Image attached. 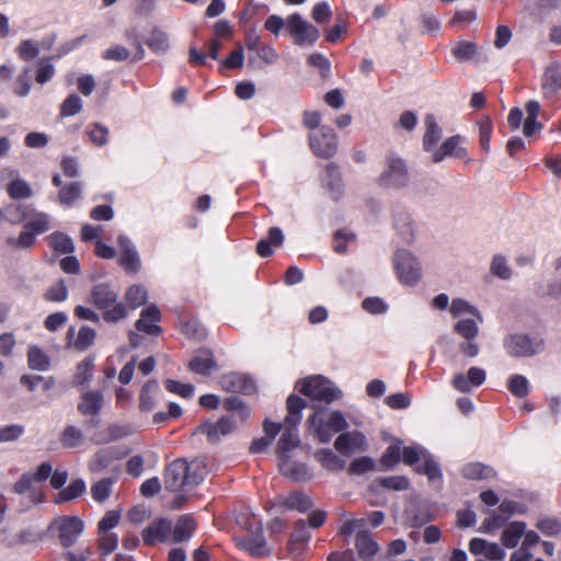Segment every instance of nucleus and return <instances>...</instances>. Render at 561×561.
<instances>
[{
  "instance_id": "f257e3e1",
  "label": "nucleus",
  "mask_w": 561,
  "mask_h": 561,
  "mask_svg": "<svg viewBox=\"0 0 561 561\" xmlns=\"http://www.w3.org/2000/svg\"><path fill=\"white\" fill-rule=\"evenodd\" d=\"M4 216L12 225L24 222L18 237H9L5 240L7 245L12 250L31 249L36 242V237L50 229V216L35 210L32 205L10 204L4 208Z\"/></svg>"
},
{
  "instance_id": "f03ea898",
  "label": "nucleus",
  "mask_w": 561,
  "mask_h": 561,
  "mask_svg": "<svg viewBox=\"0 0 561 561\" xmlns=\"http://www.w3.org/2000/svg\"><path fill=\"white\" fill-rule=\"evenodd\" d=\"M206 468L201 461L187 462L179 458L167 466L163 482L171 492L190 491L204 480Z\"/></svg>"
},
{
  "instance_id": "7ed1b4c3",
  "label": "nucleus",
  "mask_w": 561,
  "mask_h": 561,
  "mask_svg": "<svg viewBox=\"0 0 561 561\" xmlns=\"http://www.w3.org/2000/svg\"><path fill=\"white\" fill-rule=\"evenodd\" d=\"M306 401L296 394H290L287 398L288 414L284 420V431L277 443V457L286 456L299 446L297 425L301 421V411L306 408Z\"/></svg>"
},
{
  "instance_id": "20e7f679",
  "label": "nucleus",
  "mask_w": 561,
  "mask_h": 561,
  "mask_svg": "<svg viewBox=\"0 0 561 561\" xmlns=\"http://www.w3.org/2000/svg\"><path fill=\"white\" fill-rule=\"evenodd\" d=\"M117 299L118 291L106 283L93 286L90 291V301L99 310H103L102 318L107 323H116L128 316L127 306Z\"/></svg>"
},
{
  "instance_id": "39448f33",
  "label": "nucleus",
  "mask_w": 561,
  "mask_h": 561,
  "mask_svg": "<svg viewBox=\"0 0 561 561\" xmlns=\"http://www.w3.org/2000/svg\"><path fill=\"white\" fill-rule=\"evenodd\" d=\"M308 424L312 434L321 442L328 443L335 433L347 428L348 424L340 411H333L329 414L325 412H314L308 419Z\"/></svg>"
},
{
  "instance_id": "423d86ee",
  "label": "nucleus",
  "mask_w": 561,
  "mask_h": 561,
  "mask_svg": "<svg viewBox=\"0 0 561 561\" xmlns=\"http://www.w3.org/2000/svg\"><path fill=\"white\" fill-rule=\"evenodd\" d=\"M244 527L248 535L237 537L236 543L239 548L248 551L254 558H264L271 553L263 535V524L255 517L247 518Z\"/></svg>"
},
{
  "instance_id": "0eeeda50",
  "label": "nucleus",
  "mask_w": 561,
  "mask_h": 561,
  "mask_svg": "<svg viewBox=\"0 0 561 561\" xmlns=\"http://www.w3.org/2000/svg\"><path fill=\"white\" fill-rule=\"evenodd\" d=\"M299 391L312 400L331 403L337 400L342 392L322 376L310 377L299 382Z\"/></svg>"
},
{
  "instance_id": "6e6552de",
  "label": "nucleus",
  "mask_w": 561,
  "mask_h": 561,
  "mask_svg": "<svg viewBox=\"0 0 561 561\" xmlns=\"http://www.w3.org/2000/svg\"><path fill=\"white\" fill-rule=\"evenodd\" d=\"M286 28L297 46H312L320 37L319 28L306 21L299 13L287 16Z\"/></svg>"
},
{
  "instance_id": "1a4fd4ad",
  "label": "nucleus",
  "mask_w": 561,
  "mask_h": 561,
  "mask_svg": "<svg viewBox=\"0 0 561 561\" xmlns=\"http://www.w3.org/2000/svg\"><path fill=\"white\" fill-rule=\"evenodd\" d=\"M409 172L405 162L394 156L386 157L385 170L378 178V184L382 187L400 188L408 184Z\"/></svg>"
},
{
  "instance_id": "9d476101",
  "label": "nucleus",
  "mask_w": 561,
  "mask_h": 561,
  "mask_svg": "<svg viewBox=\"0 0 561 561\" xmlns=\"http://www.w3.org/2000/svg\"><path fill=\"white\" fill-rule=\"evenodd\" d=\"M504 347L511 356L529 357L543 350V340H531L526 334H511L505 337Z\"/></svg>"
},
{
  "instance_id": "9b49d317",
  "label": "nucleus",
  "mask_w": 561,
  "mask_h": 561,
  "mask_svg": "<svg viewBox=\"0 0 561 561\" xmlns=\"http://www.w3.org/2000/svg\"><path fill=\"white\" fill-rule=\"evenodd\" d=\"M398 277L405 285H414L421 278V267L417 260L407 250H398L394 256Z\"/></svg>"
},
{
  "instance_id": "f8f14e48",
  "label": "nucleus",
  "mask_w": 561,
  "mask_h": 561,
  "mask_svg": "<svg viewBox=\"0 0 561 561\" xmlns=\"http://www.w3.org/2000/svg\"><path fill=\"white\" fill-rule=\"evenodd\" d=\"M312 152L320 158H331L337 150V137L328 126H322L317 134L309 137Z\"/></svg>"
},
{
  "instance_id": "ddd939ff",
  "label": "nucleus",
  "mask_w": 561,
  "mask_h": 561,
  "mask_svg": "<svg viewBox=\"0 0 561 561\" xmlns=\"http://www.w3.org/2000/svg\"><path fill=\"white\" fill-rule=\"evenodd\" d=\"M54 524L58 530L59 542L65 548L73 546L84 529V523L78 516H62Z\"/></svg>"
},
{
  "instance_id": "4468645a",
  "label": "nucleus",
  "mask_w": 561,
  "mask_h": 561,
  "mask_svg": "<svg viewBox=\"0 0 561 561\" xmlns=\"http://www.w3.org/2000/svg\"><path fill=\"white\" fill-rule=\"evenodd\" d=\"M334 448L341 455L348 457L356 451H365L367 449V440L358 431L345 432L336 437Z\"/></svg>"
},
{
  "instance_id": "2eb2a0df",
  "label": "nucleus",
  "mask_w": 561,
  "mask_h": 561,
  "mask_svg": "<svg viewBox=\"0 0 561 561\" xmlns=\"http://www.w3.org/2000/svg\"><path fill=\"white\" fill-rule=\"evenodd\" d=\"M118 245L121 249L119 265L128 274H137L140 271L141 262L139 254L126 236L118 237Z\"/></svg>"
},
{
  "instance_id": "dca6fc26",
  "label": "nucleus",
  "mask_w": 561,
  "mask_h": 561,
  "mask_svg": "<svg viewBox=\"0 0 561 561\" xmlns=\"http://www.w3.org/2000/svg\"><path fill=\"white\" fill-rule=\"evenodd\" d=\"M172 533V522L168 518H157L141 533L144 543L153 546L156 542H164Z\"/></svg>"
},
{
  "instance_id": "f3484780",
  "label": "nucleus",
  "mask_w": 561,
  "mask_h": 561,
  "mask_svg": "<svg viewBox=\"0 0 561 561\" xmlns=\"http://www.w3.org/2000/svg\"><path fill=\"white\" fill-rule=\"evenodd\" d=\"M278 468L283 476L296 482H306L312 478L308 466L293 460L289 455L278 457Z\"/></svg>"
},
{
  "instance_id": "a211bd4d",
  "label": "nucleus",
  "mask_w": 561,
  "mask_h": 561,
  "mask_svg": "<svg viewBox=\"0 0 561 561\" xmlns=\"http://www.w3.org/2000/svg\"><path fill=\"white\" fill-rule=\"evenodd\" d=\"M161 320V312L156 305H150L141 310L140 318L136 321V329L148 335L158 336L162 329L158 324Z\"/></svg>"
},
{
  "instance_id": "6ab92c4d",
  "label": "nucleus",
  "mask_w": 561,
  "mask_h": 561,
  "mask_svg": "<svg viewBox=\"0 0 561 561\" xmlns=\"http://www.w3.org/2000/svg\"><path fill=\"white\" fill-rule=\"evenodd\" d=\"M220 387L227 392L251 394L255 391L254 381L240 373H230L220 377Z\"/></svg>"
},
{
  "instance_id": "aec40b11",
  "label": "nucleus",
  "mask_w": 561,
  "mask_h": 561,
  "mask_svg": "<svg viewBox=\"0 0 561 561\" xmlns=\"http://www.w3.org/2000/svg\"><path fill=\"white\" fill-rule=\"evenodd\" d=\"M486 378V373L480 367H470L467 374H456L453 378V387L462 393L471 391L472 387L481 386Z\"/></svg>"
},
{
  "instance_id": "412c9836",
  "label": "nucleus",
  "mask_w": 561,
  "mask_h": 561,
  "mask_svg": "<svg viewBox=\"0 0 561 561\" xmlns=\"http://www.w3.org/2000/svg\"><path fill=\"white\" fill-rule=\"evenodd\" d=\"M127 455L119 447H106L98 450L89 463L91 472H100L107 468L114 460L122 459Z\"/></svg>"
},
{
  "instance_id": "4be33fe9",
  "label": "nucleus",
  "mask_w": 561,
  "mask_h": 561,
  "mask_svg": "<svg viewBox=\"0 0 561 561\" xmlns=\"http://www.w3.org/2000/svg\"><path fill=\"white\" fill-rule=\"evenodd\" d=\"M237 427L233 415L220 417L217 422H205L201 425V432L206 434L210 440H215L219 435L231 434Z\"/></svg>"
},
{
  "instance_id": "5701e85b",
  "label": "nucleus",
  "mask_w": 561,
  "mask_h": 561,
  "mask_svg": "<svg viewBox=\"0 0 561 561\" xmlns=\"http://www.w3.org/2000/svg\"><path fill=\"white\" fill-rule=\"evenodd\" d=\"M462 138L459 135L451 136L447 138L440 147L436 148L433 151L432 160L435 163H439L447 156H454L458 159L463 158L467 152L463 148L460 147Z\"/></svg>"
},
{
  "instance_id": "b1692460",
  "label": "nucleus",
  "mask_w": 561,
  "mask_h": 561,
  "mask_svg": "<svg viewBox=\"0 0 561 561\" xmlns=\"http://www.w3.org/2000/svg\"><path fill=\"white\" fill-rule=\"evenodd\" d=\"M355 548L362 561H373L379 552V545L371 538L368 531L359 530L355 536Z\"/></svg>"
},
{
  "instance_id": "393cba45",
  "label": "nucleus",
  "mask_w": 561,
  "mask_h": 561,
  "mask_svg": "<svg viewBox=\"0 0 561 561\" xmlns=\"http://www.w3.org/2000/svg\"><path fill=\"white\" fill-rule=\"evenodd\" d=\"M216 367L214 354L208 348H199L188 363L191 371L199 375H208Z\"/></svg>"
},
{
  "instance_id": "a878e982",
  "label": "nucleus",
  "mask_w": 561,
  "mask_h": 561,
  "mask_svg": "<svg viewBox=\"0 0 561 561\" xmlns=\"http://www.w3.org/2000/svg\"><path fill=\"white\" fill-rule=\"evenodd\" d=\"M316 460L328 471L340 472L346 466V460L330 448H322L314 453Z\"/></svg>"
},
{
  "instance_id": "bb28decb",
  "label": "nucleus",
  "mask_w": 561,
  "mask_h": 561,
  "mask_svg": "<svg viewBox=\"0 0 561 561\" xmlns=\"http://www.w3.org/2000/svg\"><path fill=\"white\" fill-rule=\"evenodd\" d=\"M561 89V71L557 66H550L542 76L541 91L546 99H552Z\"/></svg>"
},
{
  "instance_id": "cd10ccee",
  "label": "nucleus",
  "mask_w": 561,
  "mask_h": 561,
  "mask_svg": "<svg viewBox=\"0 0 561 561\" xmlns=\"http://www.w3.org/2000/svg\"><path fill=\"white\" fill-rule=\"evenodd\" d=\"M196 529V522L192 515L185 514L179 517L174 528H172V539L174 542L187 541L192 538Z\"/></svg>"
},
{
  "instance_id": "c85d7f7f",
  "label": "nucleus",
  "mask_w": 561,
  "mask_h": 561,
  "mask_svg": "<svg viewBox=\"0 0 561 561\" xmlns=\"http://www.w3.org/2000/svg\"><path fill=\"white\" fill-rule=\"evenodd\" d=\"M103 394L98 391H88L82 394L78 410L83 415H96L103 408Z\"/></svg>"
},
{
  "instance_id": "c756f323",
  "label": "nucleus",
  "mask_w": 561,
  "mask_h": 561,
  "mask_svg": "<svg viewBox=\"0 0 561 561\" xmlns=\"http://www.w3.org/2000/svg\"><path fill=\"white\" fill-rule=\"evenodd\" d=\"M322 183L329 190L333 199L337 201L342 196V180L336 164L329 163L327 165Z\"/></svg>"
},
{
  "instance_id": "7c9ffc66",
  "label": "nucleus",
  "mask_w": 561,
  "mask_h": 561,
  "mask_svg": "<svg viewBox=\"0 0 561 561\" xmlns=\"http://www.w3.org/2000/svg\"><path fill=\"white\" fill-rule=\"evenodd\" d=\"M222 47L221 42L218 38H213L208 42L207 48L208 54L199 51L196 47L192 46L188 50V61L195 66H202L206 62L207 56L214 60L219 57V51Z\"/></svg>"
},
{
  "instance_id": "2f4dec72",
  "label": "nucleus",
  "mask_w": 561,
  "mask_h": 561,
  "mask_svg": "<svg viewBox=\"0 0 561 561\" xmlns=\"http://www.w3.org/2000/svg\"><path fill=\"white\" fill-rule=\"evenodd\" d=\"M284 242V234L277 227L268 230L267 238L261 239L256 244V252L262 257H268L273 254L272 245L280 247Z\"/></svg>"
},
{
  "instance_id": "473e14b6",
  "label": "nucleus",
  "mask_w": 561,
  "mask_h": 561,
  "mask_svg": "<svg viewBox=\"0 0 561 561\" xmlns=\"http://www.w3.org/2000/svg\"><path fill=\"white\" fill-rule=\"evenodd\" d=\"M424 123L426 126V131L423 138V147L427 152H433L434 147L437 145L442 137V129L436 123L435 116L433 114H427L424 118Z\"/></svg>"
},
{
  "instance_id": "72a5a7b5",
  "label": "nucleus",
  "mask_w": 561,
  "mask_h": 561,
  "mask_svg": "<svg viewBox=\"0 0 561 561\" xmlns=\"http://www.w3.org/2000/svg\"><path fill=\"white\" fill-rule=\"evenodd\" d=\"M75 336V328H70L67 332V339L71 345L78 351H84L91 346L95 340L96 332L90 327H82L77 335V339L71 342Z\"/></svg>"
},
{
  "instance_id": "f704fd0d",
  "label": "nucleus",
  "mask_w": 561,
  "mask_h": 561,
  "mask_svg": "<svg viewBox=\"0 0 561 561\" xmlns=\"http://www.w3.org/2000/svg\"><path fill=\"white\" fill-rule=\"evenodd\" d=\"M526 524L524 522H512L502 533L501 541L506 548H515L519 539L525 534Z\"/></svg>"
},
{
  "instance_id": "c9c22d12",
  "label": "nucleus",
  "mask_w": 561,
  "mask_h": 561,
  "mask_svg": "<svg viewBox=\"0 0 561 561\" xmlns=\"http://www.w3.org/2000/svg\"><path fill=\"white\" fill-rule=\"evenodd\" d=\"M27 364L33 370L45 371L50 367V358L41 347L32 345L27 351Z\"/></svg>"
},
{
  "instance_id": "e433bc0d",
  "label": "nucleus",
  "mask_w": 561,
  "mask_h": 561,
  "mask_svg": "<svg viewBox=\"0 0 561 561\" xmlns=\"http://www.w3.org/2000/svg\"><path fill=\"white\" fill-rule=\"evenodd\" d=\"M146 45L154 54L163 55L170 48L169 35L164 31H162L158 27H154L151 31L149 37L146 39Z\"/></svg>"
},
{
  "instance_id": "4c0bfd02",
  "label": "nucleus",
  "mask_w": 561,
  "mask_h": 561,
  "mask_svg": "<svg viewBox=\"0 0 561 561\" xmlns=\"http://www.w3.org/2000/svg\"><path fill=\"white\" fill-rule=\"evenodd\" d=\"M282 505L287 510H296L300 513H305L312 507L313 503L307 494L293 492L283 500Z\"/></svg>"
},
{
  "instance_id": "58836bf2",
  "label": "nucleus",
  "mask_w": 561,
  "mask_h": 561,
  "mask_svg": "<svg viewBox=\"0 0 561 561\" xmlns=\"http://www.w3.org/2000/svg\"><path fill=\"white\" fill-rule=\"evenodd\" d=\"M462 476L470 480H486L495 477L493 468L479 462L463 466Z\"/></svg>"
},
{
  "instance_id": "ea45409f",
  "label": "nucleus",
  "mask_w": 561,
  "mask_h": 561,
  "mask_svg": "<svg viewBox=\"0 0 561 561\" xmlns=\"http://www.w3.org/2000/svg\"><path fill=\"white\" fill-rule=\"evenodd\" d=\"M311 535L304 519H299L294 525V530L290 536L289 547L290 550L304 548L308 542Z\"/></svg>"
},
{
  "instance_id": "a19ab883",
  "label": "nucleus",
  "mask_w": 561,
  "mask_h": 561,
  "mask_svg": "<svg viewBox=\"0 0 561 561\" xmlns=\"http://www.w3.org/2000/svg\"><path fill=\"white\" fill-rule=\"evenodd\" d=\"M48 244L56 252L64 254L71 253L75 250L73 242L70 237L62 232H54L47 237Z\"/></svg>"
},
{
  "instance_id": "79ce46f5",
  "label": "nucleus",
  "mask_w": 561,
  "mask_h": 561,
  "mask_svg": "<svg viewBox=\"0 0 561 561\" xmlns=\"http://www.w3.org/2000/svg\"><path fill=\"white\" fill-rule=\"evenodd\" d=\"M7 193L12 199H26L32 197L33 190L26 181L15 179L8 184Z\"/></svg>"
},
{
  "instance_id": "37998d69",
  "label": "nucleus",
  "mask_w": 561,
  "mask_h": 561,
  "mask_svg": "<svg viewBox=\"0 0 561 561\" xmlns=\"http://www.w3.org/2000/svg\"><path fill=\"white\" fill-rule=\"evenodd\" d=\"M148 294L140 285L130 286L125 294V301L130 309H136L147 302Z\"/></svg>"
},
{
  "instance_id": "c03bdc74",
  "label": "nucleus",
  "mask_w": 561,
  "mask_h": 561,
  "mask_svg": "<svg viewBox=\"0 0 561 561\" xmlns=\"http://www.w3.org/2000/svg\"><path fill=\"white\" fill-rule=\"evenodd\" d=\"M224 408L229 412H233V416H237L240 422H245L250 417V409L237 397L227 398L224 401Z\"/></svg>"
},
{
  "instance_id": "a18cd8bd",
  "label": "nucleus",
  "mask_w": 561,
  "mask_h": 561,
  "mask_svg": "<svg viewBox=\"0 0 561 561\" xmlns=\"http://www.w3.org/2000/svg\"><path fill=\"white\" fill-rule=\"evenodd\" d=\"M376 469V462L371 457L362 456L355 458L348 466L347 471L352 476H360Z\"/></svg>"
},
{
  "instance_id": "49530a36",
  "label": "nucleus",
  "mask_w": 561,
  "mask_h": 561,
  "mask_svg": "<svg viewBox=\"0 0 561 561\" xmlns=\"http://www.w3.org/2000/svg\"><path fill=\"white\" fill-rule=\"evenodd\" d=\"M80 197L81 185L78 182H72L70 184L62 186L58 195L59 202L66 206H71Z\"/></svg>"
},
{
  "instance_id": "de8ad7c7",
  "label": "nucleus",
  "mask_w": 561,
  "mask_h": 561,
  "mask_svg": "<svg viewBox=\"0 0 561 561\" xmlns=\"http://www.w3.org/2000/svg\"><path fill=\"white\" fill-rule=\"evenodd\" d=\"M60 442L66 448H75L83 442V435L81 430L73 425L65 427L60 435Z\"/></svg>"
},
{
  "instance_id": "09e8293b",
  "label": "nucleus",
  "mask_w": 561,
  "mask_h": 561,
  "mask_svg": "<svg viewBox=\"0 0 561 561\" xmlns=\"http://www.w3.org/2000/svg\"><path fill=\"white\" fill-rule=\"evenodd\" d=\"M85 491V483L82 479H76L71 483L61 490L58 494V502H68L79 497Z\"/></svg>"
},
{
  "instance_id": "8fccbe9b",
  "label": "nucleus",
  "mask_w": 561,
  "mask_h": 561,
  "mask_svg": "<svg viewBox=\"0 0 561 561\" xmlns=\"http://www.w3.org/2000/svg\"><path fill=\"white\" fill-rule=\"evenodd\" d=\"M93 367V358L88 357L80 362L77 365V371L73 379L75 385L82 386L87 383L92 377Z\"/></svg>"
},
{
  "instance_id": "3c124183",
  "label": "nucleus",
  "mask_w": 561,
  "mask_h": 561,
  "mask_svg": "<svg viewBox=\"0 0 561 561\" xmlns=\"http://www.w3.org/2000/svg\"><path fill=\"white\" fill-rule=\"evenodd\" d=\"M477 53L478 47L472 42H460L453 48V55L459 61L473 60Z\"/></svg>"
},
{
  "instance_id": "603ef678",
  "label": "nucleus",
  "mask_w": 561,
  "mask_h": 561,
  "mask_svg": "<svg viewBox=\"0 0 561 561\" xmlns=\"http://www.w3.org/2000/svg\"><path fill=\"white\" fill-rule=\"evenodd\" d=\"M510 391L517 398H525L529 393V383L525 376L513 375L507 385Z\"/></svg>"
},
{
  "instance_id": "864d4df0",
  "label": "nucleus",
  "mask_w": 561,
  "mask_h": 561,
  "mask_svg": "<svg viewBox=\"0 0 561 561\" xmlns=\"http://www.w3.org/2000/svg\"><path fill=\"white\" fill-rule=\"evenodd\" d=\"M378 483L383 489L392 491H405L410 488V481L405 476H392L378 479Z\"/></svg>"
},
{
  "instance_id": "5fc2aeb1",
  "label": "nucleus",
  "mask_w": 561,
  "mask_h": 561,
  "mask_svg": "<svg viewBox=\"0 0 561 561\" xmlns=\"http://www.w3.org/2000/svg\"><path fill=\"white\" fill-rule=\"evenodd\" d=\"M158 382L156 380L147 381L140 392L139 408L142 411H151L154 407V402L151 393L158 390Z\"/></svg>"
},
{
  "instance_id": "6e6d98bb",
  "label": "nucleus",
  "mask_w": 561,
  "mask_h": 561,
  "mask_svg": "<svg viewBox=\"0 0 561 561\" xmlns=\"http://www.w3.org/2000/svg\"><path fill=\"white\" fill-rule=\"evenodd\" d=\"M112 484H113V480L110 478H104V479L95 482L91 486L92 497L96 502H100V503L104 502L111 495Z\"/></svg>"
},
{
  "instance_id": "4d7b16f0",
  "label": "nucleus",
  "mask_w": 561,
  "mask_h": 561,
  "mask_svg": "<svg viewBox=\"0 0 561 561\" xmlns=\"http://www.w3.org/2000/svg\"><path fill=\"white\" fill-rule=\"evenodd\" d=\"M87 133L90 140L98 147H103L108 141L110 130L100 123L92 124Z\"/></svg>"
},
{
  "instance_id": "13d9d810",
  "label": "nucleus",
  "mask_w": 561,
  "mask_h": 561,
  "mask_svg": "<svg viewBox=\"0 0 561 561\" xmlns=\"http://www.w3.org/2000/svg\"><path fill=\"white\" fill-rule=\"evenodd\" d=\"M135 430L130 424L113 423L107 426V439L119 440L134 434Z\"/></svg>"
},
{
  "instance_id": "bf43d9fd",
  "label": "nucleus",
  "mask_w": 561,
  "mask_h": 561,
  "mask_svg": "<svg viewBox=\"0 0 561 561\" xmlns=\"http://www.w3.org/2000/svg\"><path fill=\"white\" fill-rule=\"evenodd\" d=\"M428 455L427 450L420 446H408L402 450V460L408 466H413Z\"/></svg>"
},
{
  "instance_id": "052dcab7",
  "label": "nucleus",
  "mask_w": 561,
  "mask_h": 561,
  "mask_svg": "<svg viewBox=\"0 0 561 561\" xmlns=\"http://www.w3.org/2000/svg\"><path fill=\"white\" fill-rule=\"evenodd\" d=\"M415 471L427 476L428 480L431 481L439 479L442 477L438 463L433 459V457L430 454L424 458V465L422 467L415 468Z\"/></svg>"
},
{
  "instance_id": "680f3d73",
  "label": "nucleus",
  "mask_w": 561,
  "mask_h": 561,
  "mask_svg": "<svg viewBox=\"0 0 561 561\" xmlns=\"http://www.w3.org/2000/svg\"><path fill=\"white\" fill-rule=\"evenodd\" d=\"M536 527L546 536H557L561 533V523L556 517H546L537 522Z\"/></svg>"
},
{
  "instance_id": "e2e57ef3",
  "label": "nucleus",
  "mask_w": 561,
  "mask_h": 561,
  "mask_svg": "<svg viewBox=\"0 0 561 561\" xmlns=\"http://www.w3.org/2000/svg\"><path fill=\"white\" fill-rule=\"evenodd\" d=\"M455 331L466 340H473L478 335L479 328L473 320L465 319L455 324Z\"/></svg>"
},
{
  "instance_id": "0e129e2a",
  "label": "nucleus",
  "mask_w": 561,
  "mask_h": 561,
  "mask_svg": "<svg viewBox=\"0 0 561 561\" xmlns=\"http://www.w3.org/2000/svg\"><path fill=\"white\" fill-rule=\"evenodd\" d=\"M491 272L493 275L502 279H508L512 276V270L507 265L506 259L501 254H497L493 257L491 263Z\"/></svg>"
},
{
  "instance_id": "69168bd1",
  "label": "nucleus",
  "mask_w": 561,
  "mask_h": 561,
  "mask_svg": "<svg viewBox=\"0 0 561 561\" xmlns=\"http://www.w3.org/2000/svg\"><path fill=\"white\" fill-rule=\"evenodd\" d=\"M45 299L54 302L65 301L68 297V289L64 280L57 282L55 285L50 286L45 295Z\"/></svg>"
},
{
  "instance_id": "338daca9",
  "label": "nucleus",
  "mask_w": 561,
  "mask_h": 561,
  "mask_svg": "<svg viewBox=\"0 0 561 561\" xmlns=\"http://www.w3.org/2000/svg\"><path fill=\"white\" fill-rule=\"evenodd\" d=\"M82 108V101L77 94H70L60 106L61 116H73Z\"/></svg>"
},
{
  "instance_id": "774afa93",
  "label": "nucleus",
  "mask_w": 561,
  "mask_h": 561,
  "mask_svg": "<svg viewBox=\"0 0 561 561\" xmlns=\"http://www.w3.org/2000/svg\"><path fill=\"white\" fill-rule=\"evenodd\" d=\"M401 453L400 443L392 444L387 447L380 461L386 468H393L400 461Z\"/></svg>"
}]
</instances>
